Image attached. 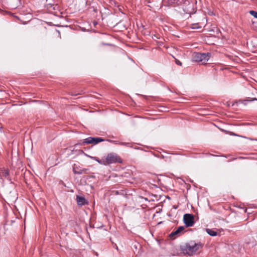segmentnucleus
Instances as JSON below:
<instances>
[{
    "label": "nucleus",
    "instance_id": "nucleus-7",
    "mask_svg": "<svg viewBox=\"0 0 257 257\" xmlns=\"http://www.w3.org/2000/svg\"><path fill=\"white\" fill-rule=\"evenodd\" d=\"M185 228L184 226H179L175 231L172 232L170 234V237H173L174 236H180L182 233Z\"/></svg>",
    "mask_w": 257,
    "mask_h": 257
},
{
    "label": "nucleus",
    "instance_id": "nucleus-4",
    "mask_svg": "<svg viewBox=\"0 0 257 257\" xmlns=\"http://www.w3.org/2000/svg\"><path fill=\"white\" fill-rule=\"evenodd\" d=\"M106 163L108 165L114 163H122L121 158L115 153H110L107 155L106 157Z\"/></svg>",
    "mask_w": 257,
    "mask_h": 257
},
{
    "label": "nucleus",
    "instance_id": "nucleus-10",
    "mask_svg": "<svg viewBox=\"0 0 257 257\" xmlns=\"http://www.w3.org/2000/svg\"><path fill=\"white\" fill-rule=\"evenodd\" d=\"M48 10L51 13H55V11L58 10L59 7L57 5L48 4L47 6Z\"/></svg>",
    "mask_w": 257,
    "mask_h": 257
},
{
    "label": "nucleus",
    "instance_id": "nucleus-9",
    "mask_svg": "<svg viewBox=\"0 0 257 257\" xmlns=\"http://www.w3.org/2000/svg\"><path fill=\"white\" fill-rule=\"evenodd\" d=\"M87 171V169H81L79 166H77L75 164L74 165L73 172L75 174H82Z\"/></svg>",
    "mask_w": 257,
    "mask_h": 257
},
{
    "label": "nucleus",
    "instance_id": "nucleus-21",
    "mask_svg": "<svg viewBox=\"0 0 257 257\" xmlns=\"http://www.w3.org/2000/svg\"><path fill=\"white\" fill-rule=\"evenodd\" d=\"M127 144H128L125 143H120V145H127Z\"/></svg>",
    "mask_w": 257,
    "mask_h": 257
},
{
    "label": "nucleus",
    "instance_id": "nucleus-13",
    "mask_svg": "<svg viewBox=\"0 0 257 257\" xmlns=\"http://www.w3.org/2000/svg\"><path fill=\"white\" fill-rule=\"evenodd\" d=\"M2 176L7 178L9 175V171L8 169H4L1 172Z\"/></svg>",
    "mask_w": 257,
    "mask_h": 257
},
{
    "label": "nucleus",
    "instance_id": "nucleus-17",
    "mask_svg": "<svg viewBox=\"0 0 257 257\" xmlns=\"http://www.w3.org/2000/svg\"><path fill=\"white\" fill-rule=\"evenodd\" d=\"M254 100H256V101H257V98H252V99H250V100H244L243 101V103L245 105H246V104H247V101H254Z\"/></svg>",
    "mask_w": 257,
    "mask_h": 257
},
{
    "label": "nucleus",
    "instance_id": "nucleus-12",
    "mask_svg": "<svg viewBox=\"0 0 257 257\" xmlns=\"http://www.w3.org/2000/svg\"><path fill=\"white\" fill-rule=\"evenodd\" d=\"M206 231L209 235H210V236H216L217 234V232L216 231H215L211 229L206 228Z\"/></svg>",
    "mask_w": 257,
    "mask_h": 257
},
{
    "label": "nucleus",
    "instance_id": "nucleus-8",
    "mask_svg": "<svg viewBox=\"0 0 257 257\" xmlns=\"http://www.w3.org/2000/svg\"><path fill=\"white\" fill-rule=\"evenodd\" d=\"M76 201L79 206H83L88 204V201L85 197L79 195H76Z\"/></svg>",
    "mask_w": 257,
    "mask_h": 257
},
{
    "label": "nucleus",
    "instance_id": "nucleus-24",
    "mask_svg": "<svg viewBox=\"0 0 257 257\" xmlns=\"http://www.w3.org/2000/svg\"><path fill=\"white\" fill-rule=\"evenodd\" d=\"M244 158H244V157H239L238 158V159H244Z\"/></svg>",
    "mask_w": 257,
    "mask_h": 257
},
{
    "label": "nucleus",
    "instance_id": "nucleus-3",
    "mask_svg": "<svg viewBox=\"0 0 257 257\" xmlns=\"http://www.w3.org/2000/svg\"><path fill=\"white\" fill-rule=\"evenodd\" d=\"M182 9L185 14L191 15L195 12L194 3L191 0H184L183 1L182 5Z\"/></svg>",
    "mask_w": 257,
    "mask_h": 257
},
{
    "label": "nucleus",
    "instance_id": "nucleus-18",
    "mask_svg": "<svg viewBox=\"0 0 257 257\" xmlns=\"http://www.w3.org/2000/svg\"><path fill=\"white\" fill-rule=\"evenodd\" d=\"M107 141L109 142H110V143L115 144H119L120 145V142H118V141H113V140H107Z\"/></svg>",
    "mask_w": 257,
    "mask_h": 257
},
{
    "label": "nucleus",
    "instance_id": "nucleus-14",
    "mask_svg": "<svg viewBox=\"0 0 257 257\" xmlns=\"http://www.w3.org/2000/svg\"><path fill=\"white\" fill-rule=\"evenodd\" d=\"M199 23L193 24H192L191 28H192V29H193L201 28V26H199Z\"/></svg>",
    "mask_w": 257,
    "mask_h": 257
},
{
    "label": "nucleus",
    "instance_id": "nucleus-16",
    "mask_svg": "<svg viewBox=\"0 0 257 257\" xmlns=\"http://www.w3.org/2000/svg\"><path fill=\"white\" fill-rule=\"evenodd\" d=\"M249 14L253 16L254 18H257V12L254 11H250Z\"/></svg>",
    "mask_w": 257,
    "mask_h": 257
},
{
    "label": "nucleus",
    "instance_id": "nucleus-11",
    "mask_svg": "<svg viewBox=\"0 0 257 257\" xmlns=\"http://www.w3.org/2000/svg\"><path fill=\"white\" fill-rule=\"evenodd\" d=\"M18 2L19 0H9V6L12 9H16Z\"/></svg>",
    "mask_w": 257,
    "mask_h": 257
},
{
    "label": "nucleus",
    "instance_id": "nucleus-2",
    "mask_svg": "<svg viewBox=\"0 0 257 257\" xmlns=\"http://www.w3.org/2000/svg\"><path fill=\"white\" fill-rule=\"evenodd\" d=\"M210 56L209 53L195 52L192 54V61L196 62H201L202 64H206Z\"/></svg>",
    "mask_w": 257,
    "mask_h": 257
},
{
    "label": "nucleus",
    "instance_id": "nucleus-22",
    "mask_svg": "<svg viewBox=\"0 0 257 257\" xmlns=\"http://www.w3.org/2000/svg\"><path fill=\"white\" fill-rule=\"evenodd\" d=\"M95 160L98 162V161H99V159L98 158H96V157H95L94 158Z\"/></svg>",
    "mask_w": 257,
    "mask_h": 257
},
{
    "label": "nucleus",
    "instance_id": "nucleus-19",
    "mask_svg": "<svg viewBox=\"0 0 257 257\" xmlns=\"http://www.w3.org/2000/svg\"><path fill=\"white\" fill-rule=\"evenodd\" d=\"M175 63L178 65H179V66L182 65V63L177 59H175Z\"/></svg>",
    "mask_w": 257,
    "mask_h": 257
},
{
    "label": "nucleus",
    "instance_id": "nucleus-27",
    "mask_svg": "<svg viewBox=\"0 0 257 257\" xmlns=\"http://www.w3.org/2000/svg\"><path fill=\"white\" fill-rule=\"evenodd\" d=\"M256 26H255V27H256V29H257V22H256Z\"/></svg>",
    "mask_w": 257,
    "mask_h": 257
},
{
    "label": "nucleus",
    "instance_id": "nucleus-26",
    "mask_svg": "<svg viewBox=\"0 0 257 257\" xmlns=\"http://www.w3.org/2000/svg\"><path fill=\"white\" fill-rule=\"evenodd\" d=\"M93 24H94V26H95L97 24V23L96 22H93Z\"/></svg>",
    "mask_w": 257,
    "mask_h": 257
},
{
    "label": "nucleus",
    "instance_id": "nucleus-25",
    "mask_svg": "<svg viewBox=\"0 0 257 257\" xmlns=\"http://www.w3.org/2000/svg\"><path fill=\"white\" fill-rule=\"evenodd\" d=\"M222 156H223V157H225V158H227V157H230V155H227V156H224V155H223Z\"/></svg>",
    "mask_w": 257,
    "mask_h": 257
},
{
    "label": "nucleus",
    "instance_id": "nucleus-6",
    "mask_svg": "<svg viewBox=\"0 0 257 257\" xmlns=\"http://www.w3.org/2000/svg\"><path fill=\"white\" fill-rule=\"evenodd\" d=\"M183 222L186 227H191L194 224V216L192 214L186 213L183 216Z\"/></svg>",
    "mask_w": 257,
    "mask_h": 257
},
{
    "label": "nucleus",
    "instance_id": "nucleus-15",
    "mask_svg": "<svg viewBox=\"0 0 257 257\" xmlns=\"http://www.w3.org/2000/svg\"><path fill=\"white\" fill-rule=\"evenodd\" d=\"M98 163L100 164L103 165H107L108 164L106 163V159H101L98 161Z\"/></svg>",
    "mask_w": 257,
    "mask_h": 257
},
{
    "label": "nucleus",
    "instance_id": "nucleus-5",
    "mask_svg": "<svg viewBox=\"0 0 257 257\" xmlns=\"http://www.w3.org/2000/svg\"><path fill=\"white\" fill-rule=\"evenodd\" d=\"M104 141H105V140L101 138H99V137L94 138V137H88V138L83 140L82 141V143H80V144L81 145H85L86 144H94V145H96V144H98L99 143L104 142Z\"/></svg>",
    "mask_w": 257,
    "mask_h": 257
},
{
    "label": "nucleus",
    "instance_id": "nucleus-20",
    "mask_svg": "<svg viewBox=\"0 0 257 257\" xmlns=\"http://www.w3.org/2000/svg\"><path fill=\"white\" fill-rule=\"evenodd\" d=\"M236 159H237V158L232 157L229 160H228V162L234 161V160H236Z\"/></svg>",
    "mask_w": 257,
    "mask_h": 257
},
{
    "label": "nucleus",
    "instance_id": "nucleus-1",
    "mask_svg": "<svg viewBox=\"0 0 257 257\" xmlns=\"http://www.w3.org/2000/svg\"><path fill=\"white\" fill-rule=\"evenodd\" d=\"M203 246V244L200 242L195 243L194 241H191L189 243H186L181 245L180 249L184 254L192 256Z\"/></svg>",
    "mask_w": 257,
    "mask_h": 257
},
{
    "label": "nucleus",
    "instance_id": "nucleus-23",
    "mask_svg": "<svg viewBox=\"0 0 257 257\" xmlns=\"http://www.w3.org/2000/svg\"><path fill=\"white\" fill-rule=\"evenodd\" d=\"M231 135H232V136H238V135H237L235 134V133H231Z\"/></svg>",
    "mask_w": 257,
    "mask_h": 257
}]
</instances>
